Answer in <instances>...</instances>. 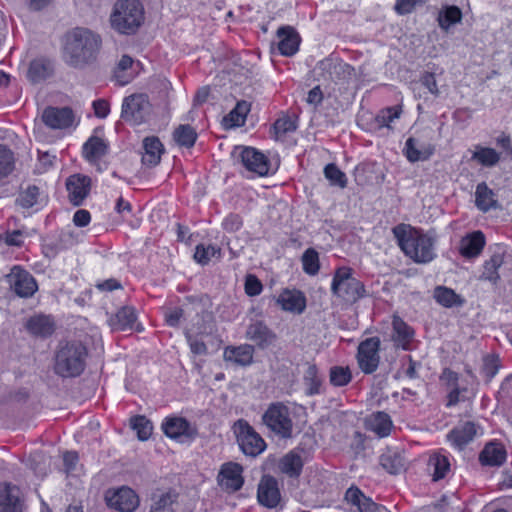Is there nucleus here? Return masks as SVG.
Returning <instances> with one entry per match:
<instances>
[{"instance_id": "1", "label": "nucleus", "mask_w": 512, "mask_h": 512, "mask_svg": "<svg viewBox=\"0 0 512 512\" xmlns=\"http://www.w3.org/2000/svg\"><path fill=\"white\" fill-rule=\"evenodd\" d=\"M102 39L99 34L84 27H76L66 35L63 58L73 68L83 69L96 62Z\"/></svg>"}, {"instance_id": "2", "label": "nucleus", "mask_w": 512, "mask_h": 512, "mask_svg": "<svg viewBox=\"0 0 512 512\" xmlns=\"http://www.w3.org/2000/svg\"><path fill=\"white\" fill-rule=\"evenodd\" d=\"M397 244L406 256H434L437 235L434 230L424 232L409 224L401 223L392 228Z\"/></svg>"}, {"instance_id": "3", "label": "nucleus", "mask_w": 512, "mask_h": 512, "mask_svg": "<svg viewBox=\"0 0 512 512\" xmlns=\"http://www.w3.org/2000/svg\"><path fill=\"white\" fill-rule=\"evenodd\" d=\"M144 22V7L139 0H117L110 15L111 27L120 34L133 35Z\"/></svg>"}, {"instance_id": "4", "label": "nucleus", "mask_w": 512, "mask_h": 512, "mask_svg": "<svg viewBox=\"0 0 512 512\" xmlns=\"http://www.w3.org/2000/svg\"><path fill=\"white\" fill-rule=\"evenodd\" d=\"M86 348L79 342L61 344L55 357V372L62 377H75L85 366Z\"/></svg>"}, {"instance_id": "5", "label": "nucleus", "mask_w": 512, "mask_h": 512, "mask_svg": "<svg viewBox=\"0 0 512 512\" xmlns=\"http://www.w3.org/2000/svg\"><path fill=\"white\" fill-rule=\"evenodd\" d=\"M262 421L270 431L281 438L292 436L293 413L288 405L272 403L263 414Z\"/></svg>"}, {"instance_id": "6", "label": "nucleus", "mask_w": 512, "mask_h": 512, "mask_svg": "<svg viewBox=\"0 0 512 512\" xmlns=\"http://www.w3.org/2000/svg\"><path fill=\"white\" fill-rule=\"evenodd\" d=\"M331 289L334 295L352 303L363 297L365 292L362 283L353 277L352 270L346 267L336 271Z\"/></svg>"}, {"instance_id": "7", "label": "nucleus", "mask_w": 512, "mask_h": 512, "mask_svg": "<svg viewBox=\"0 0 512 512\" xmlns=\"http://www.w3.org/2000/svg\"><path fill=\"white\" fill-rule=\"evenodd\" d=\"M233 430L239 447L244 454L255 457L265 450L266 443L264 439L247 421L238 420L235 422Z\"/></svg>"}, {"instance_id": "8", "label": "nucleus", "mask_w": 512, "mask_h": 512, "mask_svg": "<svg viewBox=\"0 0 512 512\" xmlns=\"http://www.w3.org/2000/svg\"><path fill=\"white\" fill-rule=\"evenodd\" d=\"M161 428L163 433L170 439L178 443H189L197 435V429L185 418L179 416L166 417Z\"/></svg>"}, {"instance_id": "9", "label": "nucleus", "mask_w": 512, "mask_h": 512, "mask_svg": "<svg viewBox=\"0 0 512 512\" xmlns=\"http://www.w3.org/2000/svg\"><path fill=\"white\" fill-rule=\"evenodd\" d=\"M232 156L239 159L242 165L249 171L266 176L270 172L269 159L259 150L253 147H235Z\"/></svg>"}, {"instance_id": "10", "label": "nucleus", "mask_w": 512, "mask_h": 512, "mask_svg": "<svg viewBox=\"0 0 512 512\" xmlns=\"http://www.w3.org/2000/svg\"><path fill=\"white\" fill-rule=\"evenodd\" d=\"M149 110L148 97L145 94H133L124 99L121 118L133 124H140L145 121Z\"/></svg>"}, {"instance_id": "11", "label": "nucleus", "mask_w": 512, "mask_h": 512, "mask_svg": "<svg viewBox=\"0 0 512 512\" xmlns=\"http://www.w3.org/2000/svg\"><path fill=\"white\" fill-rule=\"evenodd\" d=\"M275 302L282 311L300 315L302 314L307 306V300L304 293L295 288H284L277 296H275Z\"/></svg>"}, {"instance_id": "12", "label": "nucleus", "mask_w": 512, "mask_h": 512, "mask_svg": "<svg viewBox=\"0 0 512 512\" xmlns=\"http://www.w3.org/2000/svg\"><path fill=\"white\" fill-rule=\"evenodd\" d=\"M380 340L376 337L366 339L358 347V364L367 374L374 372L379 364Z\"/></svg>"}, {"instance_id": "13", "label": "nucleus", "mask_w": 512, "mask_h": 512, "mask_svg": "<svg viewBox=\"0 0 512 512\" xmlns=\"http://www.w3.org/2000/svg\"><path fill=\"white\" fill-rule=\"evenodd\" d=\"M42 121L51 129H66L73 125L74 112L70 107L48 106L42 113Z\"/></svg>"}, {"instance_id": "14", "label": "nucleus", "mask_w": 512, "mask_h": 512, "mask_svg": "<svg viewBox=\"0 0 512 512\" xmlns=\"http://www.w3.org/2000/svg\"><path fill=\"white\" fill-rule=\"evenodd\" d=\"M106 501L109 507L121 512H133L139 504L137 495L128 487L108 492Z\"/></svg>"}, {"instance_id": "15", "label": "nucleus", "mask_w": 512, "mask_h": 512, "mask_svg": "<svg viewBox=\"0 0 512 512\" xmlns=\"http://www.w3.org/2000/svg\"><path fill=\"white\" fill-rule=\"evenodd\" d=\"M66 189L70 203L81 206L90 193L91 178L81 174L71 175L66 180Z\"/></svg>"}, {"instance_id": "16", "label": "nucleus", "mask_w": 512, "mask_h": 512, "mask_svg": "<svg viewBox=\"0 0 512 512\" xmlns=\"http://www.w3.org/2000/svg\"><path fill=\"white\" fill-rule=\"evenodd\" d=\"M316 70L324 80L333 82L348 78L354 72V68L349 64L334 61L333 59L329 58L321 60L317 64Z\"/></svg>"}, {"instance_id": "17", "label": "nucleus", "mask_w": 512, "mask_h": 512, "mask_svg": "<svg viewBox=\"0 0 512 512\" xmlns=\"http://www.w3.org/2000/svg\"><path fill=\"white\" fill-rule=\"evenodd\" d=\"M9 282L16 294L21 297H30L37 290L34 278L27 271L19 267L12 269L9 275Z\"/></svg>"}, {"instance_id": "18", "label": "nucleus", "mask_w": 512, "mask_h": 512, "mask_svg": "<svg viewBox=\"0 0 512 512\" xmlns=\"http://www.w3.org/2000/svg\"><path fill=\"white\" fill-rule=\"evenodd\" d=\"M109 325L113 330L125 331L136 330L142 331L143 327L137 322V314L133 307H123L115 315L109 319Z\"/></svg>"}, {"instance_id": "19", "label": "nucleus", "mask_w": 512, "mask_h": 512, "mask_svg": "<svg viewBox=\"0 0 512 512\" xmlns=\"http://www.w3.org/2000/svg\"><path fill=\"white\" fill-rule=\"evenodd\" d=\"M257 498L263 506L275 508L281 499L277 481L270 476L263 477L258 486Z\"/></svg>"}, {"instance_id": "20", "label": "nucleus", "mask_w": 512, "mask_h": 512, "mask_svg": "<svg viewBox=\"0 0 512 512\" xmlns=\"http://www.w3.org/2000/svg\"><path fill=\"white\" fill-rule=\"evenodd\" d=\"M242 467L237 463H226L219 473L220 485L229 491H237L243 485Z\"/></svg>"}, {"instance_id": "21", "label": "nucleus", "mask_w": 512, "mask_h": 512, "mask_svg": "<svg viewBox=\"0 0 512 512\" xmlns=\"http://www.w3.org/2000/svg\"><path fill=\"white\" fill-rule=\"evenodd\" d=\"M21 493L17 486L0 485V512H21Z\"/></svg>"}, {"instance_id": "22", "label": "nucleus", "mask_w": 512, "mask_h": 512, "mask_svg": "<svg viewBox=\"0 0 512 512\" xmlns=\"http://www.w3.org/2000/svg\"><path fill=\"white\" fill-rule=\"evenodd\" d=\"M277 37L278 49L282 55L292 56L298 51L301 39L295 28L282 26L277 30Z\"/></svg>"}, {"instance_id": "23", "label": "nucleus", "mask_w": 512, "mask_h": 512, "mask_svg": "<svg viewBox=\"0 0 512 512\" xmlns=\"http://www.w3.org/2000/svg\"><path fill=\"white\" fill-rule=\"evenodd\" d=\"M345 499L348 503L356 506L359 512H390L386 507L366 497L361 490L356 487H351L346 491Z\"/></svg>"}, {"instance_id": "24", "label": "nucleus", "mask_w": 512, "mask_h": 512, "mask_svg": "<svg viewBox=\"0 0 512 512\" xmlns=\"http://www.w3.org/2000/svg\"><path fill=\"white\" fill-rule=\"evenodd\" d=\"M451 469L448 452L439 450L433 452L428 461V471L434 481L445 478Z\"/></svg>"}, {"instance_id": "25", "label": "nucleus", "mask_w": 512, "mask_h": 512, "mask_svg": "<svg viewBox=\"0 0 512 512\" xmlns=\"http://www.w3.org/2000/svg\"><path fill=\"white\" fill-rule=\"evenodd\" d=\"M478 435V428L472 422L454 428L448 435V441L457 449H462Z\"/></svg>"}, {"instance_id": "26", "label": "nucleus", "mask_w": 512, "mask_h": 512, "mask_svg": "<svg viewBox=\"0 0 512 512\" xmlns=\"http://www.w3.org/2000/svg\"><path fill=\"white\" fill-rule=\"evenodd\" d=\"M254 348L251 345L228 346L224 349L223 357L226 362L240 366H247L252 363Z\"/></svg>"}, {"instance_id": "27", "label": "nucleus", "mask_w": 512, "mask_h": 512, "mask_svg": "<svg viewBox=\"0 0 512 512\" xmlns=\"http://www.w3.org/2000/svg\"><path fill=\"white\" fill-rule=\"evenodd\" d=\"M143 149L142 163L148 167L158 165L164 152V146L159 138L155 136L146 137L143 140Z\"/></svg>"}, {"instance_id": "28", "label": "nucleus", "mask_w": 512, "mask_h": 512, "mask_svg": "<svg viewBox=\"0 0 512 512\" xmlns=\"http://www.w3.org/2000/svg\"><path fill=\"white\" fill-rule=\"evenodd\" d=\"M485 235L482 231H474L462 238L459 251L461 256H479L485 246Z\"/></svg>"}, {"instance_id": "29", "label": "nucleus", "mask_w": 512, "mask_h": 512, "mask_svg": "<svg viewBox=\"0 0 512 512\" xmlns=\"http://www.w3.org/2000/svg\"><path fill=\"white\" fill-rule=\"evenodd\" d=\"M475 205L482 212H488L491 209H501V205L495 199V193L485 182L479 183L476 187Z\"/></svg>"}, {"instance_id": "30", "label": "nucleus", "mask_w": 512, "mask_h": 512, "mask_svg": "<svg viewBox=\"0 0 512 512\" xmlns=\"http://www.w3.org/2000/svg\"><path fill=\"white\" fill-rule=\"evenodd\" d=\"M366 426L379 437H386L393 427L390 416L385 412H376L366 419Z\"/></svg>"}, {"instance_id": "31", "label": "nucleus", "mask_w": 512, "mask_h": 512, "mask_svg": "<svg viewBox=\"0 0 512 512\" xmlns=\"http://www.w3.org/2000/svg\"><path fill=\"white\" fill-rule=\"evenodd\" d=\"M506 459V451L499 443L487 444L480 454V461L483 465L499 466Z\"/></svg>"}, {"instance_id": "32", "label": "nucleus", "mask_w": 512, "mask_h": 512, "mask_svg": "<svg viewBox=\"0 0 512 512\" xmlns=\"http://www.w3.org/2000/svg\"><path fill=\"white\" fill-rule=\"evenodd\" d=\"M393 331V340L396 345L402 349H408L414 335L412 328L401 318L395 316L393 318Z\"/></svg>"}, {"instance_id": "33", "label": "nucleus", "mask_w": 512, "mask_h": 512, "mask_svg": "<svg viewBox=\"0 0 512 512\" xmlns=\"http://www.w3.org/2000/svg\"><path fill=\"white\" fill-rule=\"evenodd\" d=\"M250 103L245 100L238 101L236 106L223 118L226 128L240 127L244 125L246 116L250 111Z\"/></svg>"}, {"instance_id": "34", "label": "nucleus", "mask_w": 512, "mask_h": 512, "mask_svg": "<svg viewBox=\"0 0 512 512\" xmlns=\"http://www.w3.org/2000/svg\"><path fill=\"white\" fill-rule=\"evenodd\" d=\"M108 145L97 136H91L83 145V155L89 161L93 162L106 155Z\"/></svg>"}, {"instance_id": "35", "label": "nucleus", "mask_w": 512, "mask_h": 512, "mask_svg": "<svg viewBox=\"0 0 512 512\" xmlns=\"http://www.w3.org/2000/svg\"><path fill=\"white\" fill-rule=\"evenodd\" d=\"M176 494L171 491H157L152 495L150 512H174Z\"/></svg>"}, {"instance_id": "36", "label": "nucleus", "mask_w": 512, "mask_h": 512, "mask_svg": "<svg viewBox=\"0 0 512 512\" xmlns=\"http://www.w3.org/2000/svg\"><path fill=\"white\" fill-rule=\"evenodd\" d=\"M53 73L49 61L37 59L30 63L27 76L32 83H39L46 80Z\"/></svg>"}, {"instance_id": "37", "label": "nucleus", "mask_w": 512, "mask_h": 512, "mask_svg": "<svg viewBox=\"0 0 512 512\" xmlns=\"http://www.w3.org/2000/svg\"><path fill=\"white\" fill-rule=\"evenodd\" d=\"M302 467H303L302 458L298 453H296L294 451L287 453L280 460V463H279V468H280L281 472H283L284 474H287L290 477L299 476L301 473Z\"/></svg>"}, {"instance_id": "38", "label": "nucleus", "mask_w": 512, "mask_h": 512, "mask_svg": "<svg viewBox=\"0 0 512 512\" xmlns=\"http://www.w3.org/2000/svg\"><path fill=\"white\" fill-rule=\"evenodd\" d=\"M433 297L436 302L446 308L460 306L463 304L462 298L454 290L445 286H437L434 289Z\"/></svg>"}, {"instance_id": "39", "label": "nucleus", "mask_w": 512, "mask_h": 512, "mask_svg": "<svg viewBox=\"0 0 512 512\" xmlns=\"http://www.w3.org/2000/svg\"><path fill=\"white\" fill-rule=\"evenodd\" d=\"M26 327L32 334L39 336H47L53 332V322L51 318L43 315L31 317Z\"/></svg>"}, {"instance_id": "40", "label": "nucleus", "mask_w": 512, "mask_h": 512, "mask_svg": "<svg viewBox=\"0 0 512 512\" xmlns=\"http://www.w3.org/2000/svg\"><path fill=\"white\" fill-rule=\"evenodd\" d=\"M173 139L178 145L191 148L196 142L197 133L189 124H182L174 130Z\"/></svg>"}, {"instance_id": "41", "label": "nucleus", "mask_w": 512, "mask_h": 512, "mask_svg": "<svg viewBox=\"0 0 512 512\" xmlns=\"http://www.w3.org/2000/svg\"><path fill=\"white\" fill-rule=\"evenodd\" d=\"M303 379L306 387V394L315 395L320 393L322 377L319 375L318 369L315 365H309L306 368Z\"/></svg>"}, {"instance_id": "42", "label": "nucleus", "mask_w": 512, "mask_h": 512, "mask_svg": "<svg viewBox=\"0 0 512 512\" xmlns=\"http://www.w3.org/2000/svg\"><path fill=\"white\" fill-rule=\"evenodd\" d=\"M462 19V11L457 6H446L444 7L438 15L439 26L448 30L450 26L460 22Z\"/></svg>"}, {"instance_id": "43", "label": "nucleus", "mask_w": 512, "mask_h": 512, "mask_svg": "<svg viewBox=\"0 0 512 512\" xmlns=\"http://www.w3.org/2000/svg\"><path fill=\"white\" fill-rule=\"evenodd\" d=\"M472 159L477 160L483 166L493 167L499 162L500 155L493 148L477 147V150L472 155Z\"/></svg>"}, {"instance_id": "44", "label": "nucleus", "mask_w": 512, "mask_h": 512, "mask_svg": "<svg viewBox=\"0 0 512 512\" xmlns=\"http://www.w3.org/2000/svg\"><path fill=\"white\" fill-rule=\"evenodd\" d=\"M324 175L330 185L345 188L347 186V177L335 163H329L324 167Z\"/></svg>"}, {"instance_id": "45", "label": "nucleus", "mask_w": 512, "mask_h": 512, "mask_svg": "<svg viewBox=\"0 0 512 512\" xmlns=\"http://www.w3.org/2000/svg\"><path fill=\"white\" fill-rule=\"evenodd\" d=\"M132 429L137 433V437L141 441L147 440L153 430V425L145 416H136L131 419Z\"/></svg>"}, {"instance_id": "46", "label": "nucleus", "mask_w": 512, "mask_h": 512, "mask_svg": "<svg viewBox=\"0 0 512 512\" xmlns=\"http://www.w3.org/2000/svg\"><path fill=\"white\" fill-rule=\"evenodd\" d=\"M14 165L15 158L13 152L0 144V180L12 173Z\"/></svg>"}, {"instance_id": "47", "label": "nucleus", "mask_w": 512, "mask_h": 512, "mask_svg": "<svg viewBox=\"0 0 512 512\" xmlns=\"http://www.w3.org/2000/svg\"><path fill=\"white\" fill-rule=\"evenodd\" d=\"M401 113L402 107L400 105L388 107L380 111V113L376 116L375 121L379 128H391L390 123L399 118Z\"/></svg>"}, {"instance_id": "48", "label": "nucleus", "mask_w": 512, "mask_h": 512, "mask_svg": "<svg viewBox=\"0 0 512 512\" xmlns=\"http://www.w3.org/2000/svg\"><path fill=\"white\" fill-rule=\"evenodd\" d=\"M39 188L36 185H29L27 189L20 191L16 198V204L22 208L28 209L37 203Z\"/></svg>"}, {"instance_id": "49", "label": "nucleus", "mask_w": 512, "mask_h": 512, "mask_svg": "<svg viewBox=\"0 0 512 512\" xmlns=\"http://www.w3.org/2000/svg\"><path fill=\"white\" fill-rule=\"evenodd\" d=\"M416 139L413 137H409L406 140L404 152L407 159L414 163L421 160H426L432 154V151L426 153L416 148Z\"/></svg>"}, {"instance_id": "50", "label": "nucleus", "mask_w": 512, "mask_h": 512, "mask_svg": "<svg viewBox=\"0 0 512 512\" xmlns=\"http://www.w3.org/2000/svg\"><path fill=\"white\" fill-rule=\"evenodd\" d=\"M247 338L259 344H264L268 341L269 330L261 322L252 323L247 329Z\"/></svg>"}, {"instance_id": "51", "label": "nucleus", "mask_w": 512, "mask_h": 512, "mask_svg": "<svg viewBox=\"0 0 512 512\" xmlns=\"http://www.w3.org/2000/svg\"><path fill=\"white\" fill-rule=\"evenodd\" d=\"M351 381V372L348 367L335 366L330 370V382L334 386H344Z\"/></svg>"}, {"instance_id": "52", "label": "nucleus", "mask_w": 512, "mask_h": 512, "mask_svg": "<svg viewBox=\"0 0 512 512\" xmlns=\"http://www.w3.org/2000/svg\"><path fill=\"white\" fill-rule=\"evenodd\" d=\"M380 463L391 474H397L403 469L401 458L390 453L383 454L380 458Z\"/></svg>"}, {"instance_id": "53", "label": "nucleus", "mask_w": 512, "mask_h": 512, "mask_svg": "<svg viewBox=\"0 0 512 512\" xmlns=\"http://www.w3.org/2000/svg\"><path fill=\"white\" fill-rule=\"evenodd\" d=\"M500 260L501 258H489L486 260L481 277L491 282H495L499 277L498 268L501 265Z\"/></svg>"}, {"instance_id": "54", "label": "nucleus", "mask_w": 512, "mask_h": 512, "mask_svg": "<svg viewBox=\"0 0 512 512\" xmlns=\"http://www.w3.org/2000/svg\"><path fill=\"white\" fill-rule=\"evenodd\" d=\"M273 129L276 135L287 134L294 132L297 129V124L290 117L279 118L274 122Z\"/></svg>"}, {"instance_id": "55", "label": "nucleus", "mask_w": 512, "mask_h": 512, "mask_svg": "<svg viewBox=\"0 0 512 512\" xmlns=\"http://www.w3.org/2000/svg\"><path fill=\"white\" fill-rule=\"evenodd\" d=\"M263 286L260 280L254 275H247L245 279V292L248 296H257L262 292Z\"/></svg>"}, {"instance_id": "56", "label": "nucleus", "mask_w": 512, "mask_h": 512, "mask_svg": "<svg viewBox=\"0 0 512 512\" xmlns=\"http://www.w3.org/2000/svg\"><path fill=\"white\" fill-rule=\"evenodd\" d=\"M186 339L191 351L194 354L203 355L206 353L207 347L205 343L202 340L198 339L197 337L192 336L190 331L186 332Z\"/></svg>"}, {"instance_id": "57", "label": "nucleus", "mask_w": 512, "mask_h": 512, "mask_svg": "<svg viewBox=\"0 0 512 512\" xmlns=\"http://www.w3.org/2000/svg\"><path fill=\"white\" fill-rule=\"evenodd\" d=\"M242 218L238 214H229L223 221V228L227 232H236L242 227Z\"/></svg>"}, {"instance_id": "58", "label": "nucleus", "mask_w": 512, "mask_h": 512, "mask_svg": "<svg viewBox=\"0 0 512 512\" xmlns=\"http://www.w3.org/2000/svg\"><path fill=\"white\" fill-rule=\"evenodd\" d=\"M420 83L424 87H426L430 93L435 96L439 95V90L437 88L436 79L433 73L425 72L420 78Z\"/></svg>"}, {"instance_id": "59", "label": "nucleus", "mask_w": 512, "mask_h": 512, "mask_svg": "<svg viewBox=\"0 0 512 512\" xmlns=\"http://www.w3.org/2000/svg\"><path fill=\"white\" fill-rule=\"evenodd\" d=\"M22 232L20 230H14L13 232L5 233L0 235V244L4 242L8 246H20L22 244L21 240Z\"/></svg>"}, {"instance_id": "60", "label": "nucleus", "mask_w": 512, "mask_h": 512, "mask_svg": "<svg viewBox=\"0 0 512 512\" xmlns=\"http://www.w3.org/2000/svg\"><path fill=\"white\" fill-rule=\"evenodd\" d=\"M424 2L425 0H398L395 5V10L402 15L408 14L417 4H422Z\"/></svg>"}, {"instance_id": "61", "label": "nucleus", "mask_w": 512, "mask_h": 512, "mask_svg": "<svg viewBox=\"0 0 512 512\" xmlns=\"http://www.w3.org/2000/svg\"><path fill=\"white\" fill-rule=\"evenodd\" d=\"M95 288L99 292H111V291H114L117 289H121L122 285L118 280H116L114 278H109V279L97 282L95 285Z\"/></svg>"}, {"instance_id": "62", "label": "nucleus", "mask_w": 512, "mask_h": 512, "mask_svg": "<svg viewBox=\"0 0 512 512\" xmlns=\"http://www.w3.org/2000/svg\"><path fill=\"white\" fill-rule=\"evenodd\" d=\"M94 114L98 118H106L110 112L108 101L104 99H97L92 103Z\"/></svg>"}, {"instance_id": "63", "label": "nucleus", "mask_w": 512, "mask_h": 512, "mask_svg": "<svg viewBox=\"0 0 512 512\" xmlns=\"http://www.w3.org/2000/svg\"><path fill=\"white\" fill-rule=\"evenodd\" d=\"M91 215L88 210L79 209L74 213L73 223L77 227H85L89 224Z\"/></svg>"}, {"instance_id": "64", "label": "nucleus", "mask_w": 512, "mask_h": 512, "mask_svg": "<svg viewBox=\"0 0 512 512\" xmlns=\"http://www.w3.org/2000/svg\"><path fill=\"white\" fill-rule=\"evenodd\" d=\"M78 460H79V458H78V455L76 452L69 451L63 455V462H64L66 473L69 474L75 470Z\"/></svg>"}]
</instances>
